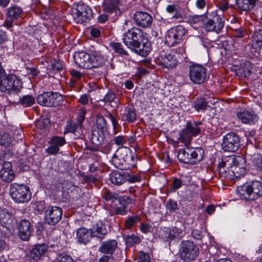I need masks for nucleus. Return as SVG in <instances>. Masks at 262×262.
Listing matches in <instances>:
<instances>
[{"label": "nucleus", "instance_id": "1", "mask_svg": "<svg viewBox=\"0 0 262 262\" xmlns=\"http://www.w3.org/2000/svg\"><path fill=\"white\" fill-rule=\"evenodd\" d=\"M105 59L104 55L98 50L92 51L91 54L79 52L74 55L75 63L79 67L84 69L99 68L104 63Z\"/></svg>", "mask_w": 262, "mask_h": 262}, {"label": "nucleus", "instance_id": "2", "mask_svg": "<svg viewBox=\"0 0 262 262\" xmlns=\"http://www.w3.org/2000/svg\"><path fill=\"white\" fill-rule=\"evenodd\" d=\"M141 38L140 30L137 28H133L124 34L123 40L128 48L135 50L142 56H146L151 50L150 43L148 42H143L141 44Z\"/></svg>", "mask_w": 262, "mask_h": 262}, {"label": "nucleus", "instance_id": "3", "mask_svg": "<svg viewBox=\"0 0 262 262\" xmlns=\"http://www.w3.org/2000/svg\"><path fill=\"white\" fill-rule=\"evenodd\" d=\"M21 88V81L15 75H8L0 79V91L7 94L12 103L19 100L18 93Z\"/></svg>", "mask_w": 262, "mask_h": 262}, {"label": "nucleus", "instance_id": "4", "mask_svg": "<svg viewBox=\"0 0 262 262\" xmlns=\"http://www.w3.org/2000/svg\"><path fill=\"white\" fill-rule=\"evenodd\" d=\"M112 163L115 167L122 170H128L136 165L130 149L125 147L118 149L112 157Z\"/></svg>", "mask_w": 262, "mask_h": 262}, {"label": "nucleus", "instance_id": "5", "mask_svg": "<svg viewBox=\"0 0 262 262\" xmlns=\"http://www.w3.org/2000/svg\"><path fill=\"white\" fill-rule=\"evenodd\" d=\"M238 191L242 199L253 201L262 195V183L257 181H253L238 187Z\"/></svg>", "mask_w": 262, "mask_h": 262}, {"label": "nucleus", "instance_id": "6", "mask_svg": "<svg viewBox=\"0 0 262 262\" xmlns=\"http://www.w3.org/2000/svg\"><path fill=\"white\" fill-rule=\"evenodd\" d=\"M10 194L13 200L17 203H26L31 198L29 187L24 184H12L10 187Z\"/></svg>", "mask_w": 262, "mask_h": 262}, {"label": "nucleus", "instance_id": "7", "mask_svg": "<svg viewBox=\"0 0 262 262\" xmlns=\"http://www.w3.org/2000/svg\"><path fill=\"white\" fill-rule=\"evenodd\" d=\"M204 151L202 148H190L180 149L177 157L181 162L194 164L199 163L203 158Z\"/></svg>", "mask_w": 262, "mask_h": 262}, {"label": "nucleus", "instance_id": "8", "mask_svg": "<svg viewBox=\"0 0 262 262\" xmlns=\"http://www.w3.org/2000/svg\"><path fill=\"white\" fill-rule=\"evenodd\" d=\"M181 258L186 261L195 259L199 254L198 247L193 242L185 241L181 243L180 250Z\"/></svg>", "mask_w": 262, "mask_h": 262}, {"label": "nucleus", "instance_id": "9", "mask_svg": "<svg viewBox=\"0 0 262 262\" xmlns=\"http://www.w3.org/2000/svg\"><path fill=\"white\" fill-rule=\"evenodd\" d=\"M37 102L43 106H56L62 102V96L58 93L47 92L38 96Z\"/></svg>", "mask_w": 262, "mask_h": 262}, {"label": "nucleus", "instance_id": "10", "mask_svg": "<svg viewBox=\"0 0 262 262\" xmlns=\"http://www.w3.org/2000/svg\"><path fill=\"white\" fill-rule=\"evenodd\" d=\"M186 32L185 28L181 25L177 26L169 30L165 36V42L167 46H174L180 43Z\"/></svg>", "mask_w": 262, "mask_h": 262}, {"label": "nucleus", "instance_id": "11", "mask_svg": "<svg viewBox=\"0 0 262 262\" xmlns=\"http://www.w3.org/2000/svg\"><path fill=\"white\" fill-rule=\"evenodd\" d=\"M189 76L193 83L196 84H202L207 79L206 69L202 66L192 64L189 67Z\"/></svg>", "mask_w": 262, "mask_h": 262}, {"label": "nucleus", "instance_id": "12", "mask_svg": "<svg viewBox=\"0 0 262 262\" xmlns=\"http://www.w3.org/2000/svg\"><path fill=\"white\" fill-rule=\"evenodd\" d=\"M239 137L234 133L227 134L223 137L222 149L226 151L234 152L240 147Z\"/></svg>", "mask_w": 262, "mask_h": 262}, {"label": "nucleus", "instance_id": "13", "mask_svg": "<svg viewBox=\"0 0 262 262\" xmlns=\"http://www.w3.org/2000/svg\"><path fill=\"white\" fill-rule=\"evenodd\" d=\"M233 160H231V171L226 174V177L229 179L232 180L235 178H238L241 174H243L245 171V161L242 157H233Z\"/></svg>", "mask_w": 262, "mask_h": 262}, {"label": "nucleus", "instance_id": "14", "mask_svg": "<svg viewBox=\"0 0 262 262\" xmlns=\"http://www.w3.org/2000/svg\"><path fill=\"white\" fill-rule=\"evenodd\" d=\"M200 131V127H197L196 124L194 125L191 122H188L186 124V128L180 134L179 139L181 142L187 145L191 142L192 137L198 135Z\"/></svg>", "mask_w": 262, "mask_h": 262}, {"label": "nucleus", "instance_id": "15", "mask_svg": "<svg viewBox=\"0 0 262 262\" xmlns=\"http://www.w3.org/2000/svg\"><path fill=\"white\" fill-rule=\"evenodd\" d=\"M62 210L57 206H50L45 212V220L49 225H54L61 219Z\"/></svg>", "mask_w": 262, "mask_h": 262}, {"label": "nucleus", "instance_id": "16", "mask_svg": "<svg viewBox=\"0 0 262 262\" xmlns=\"http://www.w3.org/2000/svg\"><path fill=\"white\" fill-rule=\"evenodd\" d=\"M224 26V20L220 16L215 15L212 19L204 21L203 28L206 31H214L219 33Z\"/></svg>", "mask_w": 262, "mask_h": 262}, {"label": "nucleus", "instance_id": "17", "mask_svg": "<svg viewBox=\"0 0 262 262\" xmlns=\"http://www.w3.org/2000/svg\"><path fill=\"white\" fill-rule=\"evenodd\" d=\"M23 11L19 7L13 6L8 8L6 14L7 19L4 22L6 28H10L13 21L20 17Z\"/></svg>", "mask_w": 262, "mask_h": 262}, {"label": "nucleus", "instance_id": "18", "mask_svg": "<svg viewBox=\"0 0 262 262\" xmlns=\"http://www.w3.org/2000/svg\"><path fill=\"white\" fill-rule=\"evenodd\" d=\"M66 143L64 138L58 136L53 137L49 141L51 146H49L46 150V152L50 155L57 154L59 151V147L63 146Z\"/></svg>", "mask_w": 262, "mask_h": 262}, {"label": "nucleus", "instance_id": "19", "mask_svg": "<svg viewBox=\"0 0 262 262\" xmlns=\"http://www.w3.org/2000/svg\"><path fill=\"white\" fill-rule=\"evenodd\" d=\"M134 18L137 25L142 27H148L152 22V18L148 13L142 11L137 12Z\"/></svg>", "mask_w": 262, "mask_h": 262}, {"label": "nucleus", "instance_id": "20", "mask_svg": "<svg viewBox=\"0 0 262 262\" xmlns=\"http://www.w3.org/2000/svg\"><path fill=\"white\" fill-rule=\"evenodd\" d=\"M1 179L7 183L11 182L15 178V174L12 169V164L9 162L4 163L3 167L0 170Z\"/></svg>", "mask_w": 262, "mask_h": 262}, {"label": "nucleus", "instance_id": "21", "mask_svg": "<svg viewBox=\"0 0 262 262\" xmlns=\"http://www.w3.org/2000/svg\"><path fill=\"white\" fill-rule=\"evenodd\" d=\"M48 250V247L46 245L40 244L35 246L30 251L27 259L30 262L33 261H38L41 256L45 254Z\"/></svg>", "mask_w": 262, "mask_h": 262}, {"label": "nucleus", "instance_id": "22", "mask_svg": "<svg viewBox=\"0 0 262 262\" xmlns=\"http://www.w3.org/2000/svg\"><path fill=\"white\" fill-rule=\"evenodd\" d=\"M158 60L163 67L167 69L174 68L178 62L174 56L170 54L162 53L158 57Z\"/></svg>", "mask_w": 262, "mask_h": 262}, {"label": "nucleus", "instance_id": "23", "mask_svg": "<svg viewBox=\"0 0 262 262\" xmlns=\"http://www.w3.org/2000/svg\"><path fill=\"white\" fill-rule=\"evenodd\" d=\"M237 117L244 123L254 124L257 120V117L254 112L251 110H244L237 113Z\"/></svg>", "mask_w": 262, "mask_h": 262}, {"label": "nucleus", "instance_id": "24", "mask_svg": "<svg viewBox=\"0 0 262 262\" xmlns=\"http://www.w3.org/2000/svg\"><path fill=\"white\" fill-rule=\"evenodd\" d=\"M92 235V229L83 227L78 228L76 231V239L79 243L84 245L90 242Z\"/></svg>", "mask_w": 262, "mask_h": 262}, {"label": "nucleus", "instance_id": "25", "mask_svg": "<svg viewBox=\"0 0 262 262\" xmlns=\"http://www.w3.org/2000/svg\"><path fill=\"white\" fill-rule=\"evenodd\" d=\"M18 232L19 235L22 240L28 241L31 233L30 223L26 220L21 221L18 226Z\"/></svg>", "mask_w": 262, "mask_h": 262}, {"label": "nucleus", "instance_id": "26", "mask_svg": "<svg viewBox=\"0 0 262 262\" xmlns=\"http://www.w3.org/2000/svg\"><path fill=\"white\" fill-rule=\"evenodd\" d=\"M233 159V157L226 158L224 160L219 163L218 170L221 177L229 179V178L226 177V174L228 175L231 171V160Z\"/></svg>", "mask_w": 262, "mask_h": 262}, {"label": "nucleus", "instance_id": "27", "mask_svg": "<svg viewBox=\"0 0 262 262\" xmlns=\"http://www.w3.org/2000/svg\"><path fill=\"white\" fill-rule=\"evenodd\" d=\"M117 248V242L115 240H109L103 242L99 249V251L104 254H112Z\"/></svg>", "mask_w": 262, "mask_h": 262}, {"label": "nucleus", "instance_id": "28", "mask_svg": "<svg viewBox=\"0 0 262 262\" xmlns=\"http://www.w3.org/2000/svg\"><path fill=\"white\" fill-rule=\"evenodd\" d=\"M106 132L101 130L94 129L92 130L91 141L95 146H99L103 144L105 139Z\"/></svg>", "mask_w": 262, "mask_h": 262}, {"label": "nucleus", "instance_id": "29", "mask_svg": "<svg viewBox=\"0 0 262 262\" xmlns=\"http://www.w3.org/2000/svg\"><path fill=\"white\" fill-rule=\"evenodd\" d=\"M120 0H103L102 8L107 13H113L119 9Z\"/></svg>", "mask_w": 262, "mask_h": 262}, {"label": "nucleus", "instance_id": "30", "mask_svg": "<svg viewBox=\"0 0 262 262\" xmlns=\"http://www.w3.org/2000/svg\"><path fill=\"white\" fill-rule=\"evenodd\" d=\"M126 173H121L119 171H115L110 175V180L112 183L116 185H120L127 181Z\"/></svg>", "mask_w": 262, "mask_h": 262}, {"label": "nucleus", "instance_id": "31", "mask_svg": "<svg viewBox=\"0 0 262 262\" xmlns=\"http://www.w3.org/2000/svg\"><path fill=\"white\" fill-rule=\"evenodd\" d=\"M256 1V0H236V5L240 10L248 11L254 8Z\"/></svg>", "mask_w": 262, "mask_h": 262}, {"label": "nucleus", "instance_id": "32", "mask_svg": "<svg viewBox=\"0 0 262 262\" xmlns=\"http://www.w3.org/2000/svg\"><path fill=\"white\" fill-rule=\"evenodd\" d=\"M82 6H78L77 8L73 11V14L81 21L85 22L88 19H90L91 17V14L85 11H82Z\"/></svg>", "mask_w": 262, "mask_h": 262}, {"label": "nucleus", "instance_id": "33", "mask_svg": "<svg viewBox=\"0 0 262 262\" xmlns=\"http://www.w3.org/2000/svg\"><path fill=\"white\" fill-rule=\"evenodd\" d=\"M93 237H97L99 238H103L104 236L107 233V230L104 225L102 224H97V227L95 230L92 229Z\"/></svg>", "mask_w": 262, "mask_h": 262}, {"label": "nucleus", "instance_id": "34", "mask_svg": "<svg viewBox=\"0 0 262 262\" xmlns=\"http://www.w3.org/2000/svg\"><path fill=\"white\" fill-rule=\"evenodd\" d=\"M94 129L101 130L102 132H106L107 124L105 119L102 116H98L96 120V126Z\"/></svg>", "mask_w": 262, "mask_h": 262}, {"label": "nucleus", "instance_id": "35", "mask_svg": "<svg viewBox=\"0 0 262 262\" xmlns=\"http://www.w3.org/2000/svg\"><path fill=\"white\" fill-rule=\"evenodd\" d=\"M160 236L165 241L171 240L176 237V234L172 232L171 229L164 228L160 232Z\"/></svg>", "mask_w": 262, "mask_h": 262}, {"label": "nucleus", "instance_id": "36", "mask_svg": "<svg viewBox=\"0 0 262 262\" xmlns=\"http://www.w3.org/2000/svg\"><path fill=\"white\" fill-rule=\"evenodd\" d=\"M17 102H20L24 106L28 107L34 103L35 99L31 96L26 95L24 96L21 99L19 98V100H17L15 103Z\"/></svg>", "mask_w": 262, "mask_h": 262}, {"label": "nucleus", "instance_id": "37", "mask_svg": "<svg viewBox=\"0 0 262 262\" xmlns=\"http://www.w3.org/2000/svg\"><path fill=\"white\" fill-rule=\"evenodd\" d=\"M206 16L202 15H194L189 17L188 21L191 25L198 24L199 25H202L204 21V19Z\"/></svg>", "mask_w": 262, "mask_h": 262}, {"label": "nucleus", "instance_id": "38", "mask_svg": "<svg viewBox=\"0 0 262 262\" xmlns=\"http://www.w3.org/2000/svg\"><path fill=\"white\" fill-rule=\"evenodd\" d=\"M11 221V215L9 213L0 209V223L6 225Z\"/></svg>", "mask_w": 262, "mask_h": 262}, {"label": "nucleus", "instance_id": "39", "mask_svg": "<svg viewBox=\"0 0 262 262\" xmlns=\"http://www.w3.org/2000/svg\"><path fill=\"white\" fill-rule=\"evenodd\" d=\"M207 102L203 98L197 99L194 102V108L198 111H204L206 108Z\"/></svg>", "mask_w": 262, "mask_h": 262}, {"label": "nucleus", "instance_id": "40", "mask_svg": "<svg viewBox=\"0 0 262 262\" xmlns=\"http://www.w3.org/2000/svg\"><path fill=\"white\" fill-rule=\"evenodd\" d=\"M103 198L107 201L114 202L117 200L118 198V195L114 192H111L108 191H105L103 194Z\"/></svg>", "mask_w": 262, "mask_h": 262}, {"label": "nucleus", "instance_id": "41", "mask_svg": "<svg viewBox=\"0 0 262 262\" xmlns=\"http://www.w3.org/2000/svg\"><path fill=\"white\" fill-rule=\"evenodd\" d=\"M139 217L136 215L128 217L125 223L126 228L130 229L133 227L134 224L139 221Z\"/></svg>", "mask_w": 262, "mask_h": 262}, {"label": "nucleus", "instance_id": "42", "mask_svg": "<svg viewBox=\"0 0 262 262\" xmlns=\"http://www.w3.org/2000/svg\"><path fill=\"white\" fill-rule=\"evenodd\" d=\"M111 47L116 52H118V53L123 55H127V52L123 50V48L122 47V45L120 43H111Z\"/></svg>", "mask_w": 262, "mask_h": 262}, {"label": "nucleus", "instance_id": "43", "mask_svg": "<svg viewBox=\"0 0 262 262\" xmlns=\"http://www.w3.org/2000/svg\"><path fill=\"white\" fill-rule=\"evenodd\" d=\"M255 43L258 47L262 45V30L256 31L253 36V44Z\"/></svg>", "mask_w": 262, "mask_h": 262}, {"label": "nucleus", "instance_id": "44", "mask_svg": "<svg viewBox=\"0 0 262 262\" xmlns=\"http://www.w3.org/2000/svg\"><path fill=\"white\" fill-rule=\"evenodd\" d=\"M136 113L134 110L128 108L127 113L123 116L129 122H133L136 120Z\"/></svg>", "mask_w": 262, "mask_h": 262}, {"label": "nucleus", "instance_id": "45", "mask_svg": "<svg viewBox=\"0 0 262 262\" xmlns=\"http://www.w3.org/2000/svg\"><path fill=\"white\" fill-rule=\"evenodd\" d=\"M167 208L170 211L173 212L178 209L177 202L174 200L169 199L166 203Z\"/></svg>", "mask_w": 262, "mask_h": 262}, {"label": "nucleus", "instance_id": "46", "mask_svg": "<svg viewBox=\"0 0 262 262\" xmlns=\"http://www.w3.org/2000/svg\"><path fill=\"white\" fill-rule=\"evenodd\" d=\"M114 211L116 214L125 215L127 213L128 210L127 209L126 206H121L115 207L114 208Z\"/></svg>", "mask_w": 262, "mask_h": 262}, {"label": "nucleus", "instance_id": "47", "mask_svg": "<svg viewBox=\"0 0 262 262\" xmlns=\"http://www.w3.org/2000/svg\"><path fill=\"white\" fill-rule=\"evenodd\" d=\"M182 185V181L179 179H175L173 181L172 186L170 187L168 190L169 192H173L176 189L181 187Z\"/></svg>", "mask_w": 262, "mask_h": 262}, {"label": "nucleus", "instance_id": "48", "mask_svg": "<svg viewBox=\"0 0 262 262\" xmlns=\"http://www.w3.org/2000/svg\"><path fill=\"white\" fill-rule=\"evenodd\" d=\"M126 243L128 244L133 245L140 242V239L138 237L133 234L127 236L126 238Z\"/></svg>", "mask_w": 262, "mask_h": 262}, {"label": "nucleus", "instance_id": "49", "mask_svg": "<svg viewBox=\"0 0 262 262\" xmlns=\"http://www.w3.org/2000/svg\"><path fill=\"white\" fill-rule=\"evenodd\" d=\"M12 141L11 138L9 137L8 134L1 135L0 136V144L5 145Z\"/></svg>", "mask_w": 262, "mask_h": 262}, {"label": "nucleus", "instance_id": "50", "mask_svg": "<svg viewBox=\"0 0 262 262\" xmlns=\"http://www.w3.org/2000/svg\"><path fill=\"white\" fill-rule=\"evenodd\" d=\"M86 114V111L84 108H81L80 110V112L79 113L77 121L79 125H81L82 122L85 119V116Z\"/></svg>", "mask_w": 262, "mask_h": 262}, {"label": "nucleus", "instance_id": "51", "mask_svg": "<svg viewBox=\"0 0 262 262\" xmlns=\"http://www.w3.org/2000/svg\"><path fill=\"white\" fill-rule=\"evenodd\" d=\"M138 262H150L149 255L141 251L139 252V259Z\"/></svg>", "mask_w": 262, "mask_h": 262}, {"label": "nucleus", "instance_id": "52", "mask_svg": "<svg viewBox=\"0 0 262 262\" xmlns=\"http://www.w3.org/2000/svg\"><path fill=\"white\" fill-rule=\"evenodd\" d=\"M116 97L115 94L111 92H109L107 93V94L104 96L103 100L105 102H113Z\"/></svg>", "mask_w": 262, "mask_h": 262}, {"label": "nucleus", "instance_id": "53", "mask_svg": "<svg viewBox=\"0 0 262 262\" xmlns=\"http://www.w3.org/2000/svg\"><path fill=\"white\" fill-rule=\"evenodd\" d=\"M78 124L75 122H69L67 130L69 132L75 133L78 127Z\"/></svg>", "mask_w": 262, "mask_h": 262}, {"label": "nucleus", "instance_id": "54", "mask_svg": "<svg viewBox=\"0 0 262 262\" xmlns=\"http://www.w3.org/2000/svg\"><path fill=\"white\" fill-rule=\"evenodd\" d=\"M83 181L86 183L94 182L96 180V178L92 175H86L82 174L81 175Z\"/></svg>", "mask_w": 262, "mask_h": 262}, {"label": "nucleus", "instance_id": "55", "mask_svg": "<svg viewBox=\"0 0 262 262\" xmlns=\"http://www.w3.org/2000/svg\"><path fill=\"white\" fill-rule=\"evenodd\" d=\"M126 176L127 178V180H128L130 183H135L140 181V178L137 176H130L128 173H126Z\"/></svg>", "mask_w": 262, "mask_h": 262}, {"label": "nucleus", "instance_id": "56", "mask_svg": "<svg viewBox=\"0 0 262 262\" xmlns=\"http://www.w3.org/2000/svg\"><path fill=\"white\" fill-rule=\"evenodd\" d=\"M115 143L118 145H122L125 143V140L123 136H118L115 138Z\"/></svg>", "mask_w": 262, "mask_h": 262}, {"label": "nucleus", "instance_id": "57", "mask_svg": "<svg viewBox=\"0 0 262 262\" xmlns=\"http://www.w3.org/2000/svg\"><path fill=\"white\" fill-rule=\"evenodd\" d=\"M70 73L74 78H75L77 80L80 79L82 77L81 73L75 70L70 71Z\"/></svg>", "mask_w": 262, "mask_h": 262}, {"label": "nucleus", "instance_id": "58", "mask_svg": "<svg viewBox=\"0 0 262 262\" xmlns=\"http://www.w3.org/2000/svg\"><path fill=\"white\" fill-rule=\"evenodd\" d=\"M49 123V119L47 118L43 119L42 120L39 121L37 122V125H39L40 128H43L47 126Z\"/></svg>", "mask_w": 262, "mask_h": 262}, {"label": "nucleus", "instance_id": "59", "mask_svg": "<svg viewBox=\"0 0 262 262\" xmlns=\"http://www.w3.org/2000/svg\"><path fill=\"white\" fill-rule=\"evenodd\" d=\"M172 232L176 234V237H179L182 236L183 232L182 230L179 229L177 227H174L171 229Z\"/></svg>", "mask_w": 262, "mask_h": 262}, {"label": "nucleus", "instance_id": "60", "mask_svg": "<svg viewBox=\"0 0 262 262\" xmlns=\"http://www.w3.org/2000/svg\"><path fill=\"white\" fill-rule=\"evenodd\" d=\"M90 33L92 36L97 38L100 35V31L98 28H92L91 30Z\"/></svg>", "mask_w": 262, "mask_h": 262}, {"label": "nucleus", "instance_id": "61", "mask_svg": "<svg viewBox=\"0 0 262 262\" xmlns=\"http://www.w3.org/2000/svg\"><path fill=\"white\" fill-rule=\"evenodd\" d=\"M7 40V35L5 32L0 30V44L5 42Z\"/></svg>", "mask_w": 262, "mask_h": 262}, {"label": "nucleus", "instance_id": "62", "mask_svg": "<svg viewBox=\"0 0 262 262\" xmlns=\"http://www.w3.org/2000/svg\"><path fill=\"white\" fill-rule=\"evenodd\" d=\"M58 262H73V259L68 255L62 256Z\"/></svg>", "mask_w": 262, "mask_h": 262}, {"label": "nucleus", "instance_id": "63", "mask_svg": "<svg viewBox=\"0 0 262 262\" xmlns=\"http://www.w3.org/2000/svg\"><path fill=\"white\" fill-rule=\"evenodd\" d=\"M51 66L53 69L56 70V71H59L62 69L61 64L57 61H54L52 62Z\"/></svg>", "mask_w": 262, "mask_h": 262}, {"label": "nucleus", "instance_id": "64", "mask_svg": "<svg viewBox=\"0 0 262 262\" xmlns=\"http://www.w3.org/2000/svg\"><path fill=\"white\" fill-rule=\"evenodd\" d=\"M205 2L204 0H198L196 2V6L199 9H203L205 6Z\"/></svg>", "mask_w": 262, "mask_h": 262}]
</instances>
